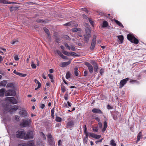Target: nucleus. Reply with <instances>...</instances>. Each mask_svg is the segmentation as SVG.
<instances>
[{
	"label": "nucleus",
	"instance_id": "59",
	"mask_svg": "<svg viewBox=\"0 0 146 146\" xmlns=\"http://www.w3.org/2000/svg\"><path fill=\"white\" fill-rule=\"evenodd\" d=\"M88 71L86 70H85L84 72V76H87L88 75Z\"/></svg>",
	"mask_w": 146,
	"mask_h": 146
},
{
	"label": "nucleus",
	"instance_id": "5",
	"mask_svg": "<svg viewBox=\"0 0 146 146\" xmlns=\"http://www.w3.org/2000/svg\"><path fill=\"white\" fill-rule=\"evenodd\" d=\"M33 138V132L31 131H28L25 135V136L24 138V139H32Z\"/></svg>",
	"mask_w": 146,
	"mask_h": 146
},
{
	"label": "nucleus",
	"instance_id": "27",
	"mask_svg": "<svg viewBox=\"0 0 146 146\" xmlns=\"http://www.w3.org/2000/svg\"><path fill=\"white\" fill-rule=\"evenodd\" d=\"M78 68L77 67L75 68H74V73L75 75L76 76H78Z\"/></svg>",
	"mask_w": 146,
	"mask_h": 146
},
{
	"label": "nucleus",
	"instance_id": "26",
	"mask_svg": "<svg viewBox=\"0 0 146 146\" xmlns=\"http://www.w3.org/2000/svg\"><path fill=\"white\" fill-rule=\"evenodd\" d=\"M96 42H92L90 46V50H93L94 49L95 45Z\"/></svg>",
	"mask_w": 146,
	"mask_h": 146
},
{
	"label": "nucleus",
	"instance_id": "16",
	"mask_svg": "<svg viewBox=\"0 0 146 146\" xmlns=\"http://www.w3.org/2000/svg\"><path fill=\"white\" fill-rule=\"evenodd\" d=\"M19 7L17 6H13L10 8V10L11 12H12L18 9Z\"/></svg>",
	"mask_w": 146,
	"mask_h": 146
},
{
	"label": "nucleus",
	"instance_id": "2",
	"mask_svg": "<svg viewBox=\"0 0 146 146\" xmlns=\"http://www.w3.org/2000/svg\"><path fill=\"white\" fill-rule=\"evenodd\" d=\"M86 33L84 35V40L87 43L88 42L89 38L91 36V33L90 29L88 28L86 29Z\"/></svg>",
	"mask_w": 146,
	"mask_h": 146
},
{
	"label": "nucleus",
	"instance_id": "25",
	"mask_svg": "<svg viewBox=\"0 0 146 146\" xmlns=\"http://www.w3.org/2000/svg\"><path fill=\"white\" fill-rule=\"evenodd\" d=\"M108 25V22L106 21H104L102 23V27L103 28H105Z\"/></svg>",
	"mask_w": 146,
	"mask_h": 146
},
{
	"label": "nucleus",
	"instance_id": "19",
	"mask_svg": "<svg viewBox=\"0 0 146 146\" xmlns=\"http://www.w3.org/2000/svg\"><path fill=\"white\" fill-rule=\"evenodd\" d=\"M5 91V89L4 88H2L0 90V96L1 97H2L4 96Z\"/></svg>",
	"mask_w": 146,
	"mask_h": 146
},
{
	"label": "nucleus",
	"instance_id": "60",
	"mask_svg": "<svg viewBox=\"0 0 146 146\" xmlns=\"http://www.w3.org/2000/svg\"><path fill=\"white\" fill-rule=\"evenodd\" d=\"M61 90L62 92H64L66 91V89L64 87H61Z\"/></svg>",
	"mask_w": 146,
	"mask_h": 146
},
{
	"label": "nucleus",
	"instance_id": "12",
	"mask_svg": "<svg viewBox=\"0 0 146 146\" xmlns=\"http://www.w3.org/2000/svg\"><path fill=\"white\" fill-rule=\"evenodd\" d=\"M19 108L18 107L17 105H15L13 107L11 106L10 113H12L13 112L15 111Z\"/></svg>",
	"mask_w": 146,
	"mask_h": 146
},
{
	"label": "nucleus",
	"instance_id": "11",
	"mask_svg": "<svg viewBox=\"0 0 146 146\" xmlns=\"http://www.w3.org/2000/svg\"><path fill=\"white\" fill-rule=\"evenodd\" d=\"M92 112L94 113L103 114V112L101 110L98 108H94L92 110Z\"/></svg>",
	"mask_w": 146,
	"mask_h": 146
},
{
	"label": "nucleus",
	"instance_id": "54",
	"mask_svg": "<svg viewBox=\"0 0 146 146\" xmlns=\"http://www.w3.org/2000/svg\"><path fill=\"white\" fill-rule=\"evenodd\" d=\"M70 49H71L73 51H75L76 50L75 48L72 45H71V46Z\"/></svg>",
	"mask_w": 146,
	"mask_h": 146
},
{
	"label": "nucleus",
	"instance_id": "10",
	"mask_svg": "<svg viewBox=\"0 0 146 146\" xmlns=\"http://www.w3.org/2000/svg\"><path fill=\"white\" fill-rule=\"evenodd\" d=\"M19 114L21 117H25L27 116L28 113L26 110H22L19 112Z\"/></svg>",
	"mask_w": 146,
	"mask_h": 146
},
{
	"label": "nucleus",
	"instance_id": "61",
	"mask_svg": "<svg viewBox=\"0 0 146 146\" xmlns=\"http://www.w3.org/2000/svg\"><path fill=\"white\" fill-rule=\"evenodd\" d=\"M84 133L86 135V137H87V138H88V135L89 134V133H88V132L87 131H86V132H84Z\"/></svg>",
	"mask_w": 146,
	"mask_h": 146
},
{
	"label": "nucleus",
	"instance_id": "51",
	"mask_svg": "<svg viewBox=\"0 0 146 146\" xmlns=\"http://www.w3.org/2000/svg\"><path fill=\"white\" fill-rule=\"evenodd\" d=\"M61 57L64 59H68V57L64 55L63 54L62 55Z\"/></svg>",
	"mask_w": 146,
	"mask_h": 146
},
{
	"label": "nucleus",
	"instance_id": "45",
	"mask_svg": "<svg viewBox=\"0 0 146 146\" xmlns=\"http://www.w3.org/2000/svg\"><path fill=\"white\" fill-rule=\"evenodd\" d=\"M89 134L90 136L94 138L95 134H94L93 133H89Z\"/></svg>",
	"mask_w": 146,
	"mask_h": 146
},
{
	"label": "nucleus",
	"instance_id": "39",
	"mask_svg": "<svg viewBox=\"0 0 146 146\" xmlns=\"http://www.w3.org/2000/svg\"><path fill=\"white\" fill-rule=\"evenodd\" d=\"M70 56H76L77 55V54L75 52H71L70 53Z\"/></svg>",
	"mask_w": 146,
	"mask_h": 146
},
{
	"label": "nucleus",
	"instance_id": "53",
	"mask_svg": "<svg viewBox=\"0 0 146 146\" xmlns=\"http://www.w3.org/2000/svg\"><path fill=\"white\" fill-rule=\"evenodd\" d=\"M92 64L94 66H95L96 65H98L97 63L95 62L94 61L92 60Z\"/></svg>",
	"mask_w": 146,
	"mask_h": 146
},
{
	"label": "nucleus",
	"instance_id": "49",
	"mask_svg": "<svg viewBox=\"0 0 146 146\" xmlns=\"http://www.w3.org/2000/svg\"><path fill=\"white\" fill-rule=\"evenodd\" d=\"M19 4V3H16V2H10L7 1V4Z\"/></svg>",
	"mask_w": 146,
	"mask_h": 146
},
{
	"label": "nucleus",
	"instance_id": "23",
	"mask_svg": "<svg viewBox=\"0 0 146 146\" xmlns=\"http://www.w3.org/2000/svg\"><path fill=\"white\" fill-rule=\"evenodd\" d=\"M7 83L6 80H3L0 82V86H5Z\"/></svg>",
	"mask_w": 146,
	"mask_h": 146
},
{
	"label": "nucleus",
	"instance_id": "6",
	"mask_svg": "<svg viewBox=\"0 0 146 146\" xmlns=\"http://www.w3.org/2000/svg\"><path fill=\"white\" fill-rule=\"evenodd\" d=\"M47 139L50 145H54L55 142L54 139L52 138L50 134H48L47 135Z\"/></svg>",
	"mask_w": 146,
	"mask_h": 146
},
{
	"label": "nucleus",
	"instance_id": "3",
	"mask_svg": "<svg viewBox=\"0 0 146 146\" xmlns=\"http://www.w3.org/2000/svg\"><path fill=\"white\" fill-rule=\"evenodd\" d=\"M127 38L128 40L131 42L135 44H137L139 43V40L135 38L133 35L129 34L127 35Z\"/></svg>",
	"mask_w": 146,
	"mask_h": 146
},
{
	"label": "nucleus",
	"instance_id": "50",
	"mask_svg": "<svg viewBox=\"0 0 146 146\" xmlns=\"http://www.w3.org/2000/svg\"><path fill=\"white\" fill-rule=\"evenodd\" d=\"M64 38L68 40H70V39L68 36L65 35L64 36Z\"/></svg>",
	"mask_w": 146,
	"mask_h": 146
},
{
	"label": "nucleus",
	"instance_id": "41",
	"mask_svg": "<svg viewBox=\"0 0 146 146\" xmlns=\"http://www.w3.org/2000/svg\"><path fill=\"white\" fill-rule=\"evenodd\" d=\"M51 116L52 117L54 118V108L52 109L51 110Z\"/></svg>",
	"mask_w": 146,
	"mask_h": 146
},
{
	"label": "nucleus",
	"instance_id": "64",
	"mask_svg": "<svg viewBox=\"0 0 146 146\" xmlns=\"http://www.w3.org/2000/svg\"><path fill=\"white\" fill-rule=\"evenodd\" d=\"M95 119L96 121L98 122H100V119L98 117H95Z\"/></svg>",
	"mask_w": 146,
	"mask_h": 146
},
{
	"label": "nucleus",
	"instance_id": "55",
	"mask_svg": "<svg viewBox=\"0 0 146 146\" xmlns=\"http://www.w3.org/2000/svg\"><path fill=\"white\" fill-rule=\"evenodd\" d=\"M65 46L68 49L70 50V49L71 47H70L68 44L66 43L65 44Z\"/></svg>",
	"mask_w": 146,
	"mask_h": 146
},
{
	"label": "nucleus",
	"instance_id": "36",
	"mask_svg": "<svg viewBox=\"0 0 146 146\" xmlns=\"http://www.w3.org/2000/svg\"><path fill=\"white\" fill-rule=\"evenodd\" d=\"M19 116L18 115H15V119L17 121H19L20 120Z\"/></svg>",
	"mask_w": 146,
	"mask_h": 146
},
{
	"label": "nucleus",
	"instance_id": "28",
	"mask_svg": "<svg viewBox=\"0 0 146 146\" xmlns=\"http://www.w3.org/2000/svg\"><path fill=\"white\" fill-rule=\"evenodd\" d=\"M16 75H19L20 76L23 77H25L27 75L26 74H23L21 73L18 72H17Z\"/></svg>",
	"mask_w": 146,
	"mask_h": 146
},
{
	"label": "nucleus",
	"instance_id": "20",
	"mask_svg": "<svg viewBox=\"0 0 146 146\" xmlns=\"http://www.w3.org/2000/svg\"><path fill=\"white\" fill-rule=\"evenodd\" d=\"M114 22L119 26L122 27L123 28L124 27L122 24H121V23H120L119 21H118L117 20H116L115 19H114Z\"/></svg>",
	"mask_w": 146,
	"mask_h": 146
},
{
	"label": "nucleus",
	"instance_id": "47",
	"mask_svg": "<svg viewBox=\"0 0 146 146\" xmlns=\"http://www.w3.org/2000/svg\"><path fill=\"white\" fill-rule=\"evenodd\" d=\"M56 52L59 55L60 57L62 56V52L60 51L59 50H57L56 51Z\"/></svg>",
	"mask_w": 146,
	"mask_h": 146
},
{
	"label": "nucleus",
	"instance_id": "18",
	"mask_svg": "<svg viewBox=\"0 0 146 146\" xmlns=\"http://www.w3.org/2000/svg\"><path fill=\"white\" fill-rule=\"evenodd\" d=\"M70 63V61H68L62 62L61 63V64L62 65L61 67H65L66 66H67L69 65Z\"/></svg>",
	"mask_w": 146,
	"mask_h": 146
},
{
	"label": "nucleus",
	"instance_id": "58",
	"mask_svg": "<svg viewBox=\"0 0 146 146\" xmlns=\"http://www.w3.org/2000/svg\"><path fill=\"white\" fill-rule=\"evenodd\" d=\"M113 119L114 120H116L117 119V117L116 115H113Z\"/></svg>",
	"mask_w": 146,
	"mask_h": 146
},
{
	"label": "nucleus",
	"instance_id": "32",
	"mask_svg": "<svg viewBox=\"0 0 146 146\" xmlns=\"http://www.w3.org/2000/svg\"><path fill=\"white\" fill-rule=\"evenodd\" d=\"M48 76L50 79H51V81L52 82H54V80H53V76L51 74H48Z\"/></svg>",
	"mask_w": 146,
	"mask_h": 146
},
{
	"label": "nucleus",
	"instance_id": "63",
	"mask_svg": "<svg viewBox=\"0 0 146 146\" xmlns=\"http://www.w3.org/2000/svg\"><path fill=\"white\" fill-rule=\"evenodd\" d=\"M102 124L101 122H99L98 123V127L100 128H101L102 127Z\"/></svg>",
	"mask_w": 146,
	"mask_h": 146
},
{
	"label": "nucleus",
	"instance_id": "34",
	"mask_svg": "<svg viewBox=\"0 0 146 146\" xmlns=\"http://www.w3.org/2000/svg\"><path fill=\"white\" fill-rule=\"evenodd\" d=\"M104 68H101L100 71L99 72L100 73V75L101 76H102L103 74L104 73Z\"/></svg>",
	"mask_w": 146,
	"mask_h": 146
},
{
	"label": "nucleus",
	"instance_id": "17",
	"mask_svg": "<svg viewBox=\"0 0 146 146\" xmlns=\"http://www.w3.org/2000/svg\"><path fill=\"white\" fill-rule=\"evenodd\" d=\"M10 96H15L16 95L15 92V90H9Z\"/></svg>",
	"mask_w": 146,
	"mask_h": 146
},
{
	"label": "nucleus",
	"instance_id": "30",
	"mask_svg": "<svg viewBox=\"0 0 146 146\" xmlns=\"http://www.w3.org/2000/svg\"><path fill=\"white\" fill-rule=\"evenodd\" d=\"M94 70L95 72H96V73H97V71L98 70V65H96L95 66H94Z\"/></svg>",
	"mask_w": 146,
	"mask_h": 146
},
{
	"label": "nucleus",
	"instance_id": "14",
	"mask_svg": "<svg viewBox=\"0 0 146 146\" xmlns=\"http://www.w3.org/2000/svg\"><path fill=\"white\" fill-rule=\"evenodd\" d=\"M43 30L46 33L47 36V38L49 39L50 38V32L49 30L46 27H44L43 28Z\"/></svg>",
	"mask_w": 146,
	"mask_h": 146
},
{
	"label": "nucleus",
	"instance_id": "40",
	"mask_svg": "<svg viewBox=\"0 0 146 146\" xmlns=\"http://www.w3.org/2000/svg\"><path fill=\"white\" fill-rule=\"evenodd\" d=\"M27 143H22L21 144H19L18 146H27Z\"/></svg>",
	"mask_w": 146,
	"mask_h": 146
},
{
	"label": "nucleus",
	"instance_id": "15",
	"mask_svg": "<svg viewBox=\"0 0 146 146\" xmlns=\"http://www.w3.org/2000/svg\"><path fill=\"white\" fill-rule=\"evenodd\" d=\"M34 81L35 83L38 84V87L36 88H35V90H37L38 89V88H40L41 87V85L40 83L36 79H35L34 80Z\"/></svg>",
	"mask_w": 146,
	"mask_h": 146
},
{
	"label": "nucleus",
	"instance_id": "22",
	"mask_svg": "<svg viewBox=\"0 0 146 146\" xmlns=\"http://www.w3.org/2000/svg\"><path fill=\"white\" fill-rule=\"evenodd\" d=\"M117 37L118 38L119 40L120 41V44H121L123 43V37L122 35L118 36Z\"/></svg>",
	"mask_w": 146,
	"mask_h": 146
},
{
	"label": "nucleus",
	"instance_id": "62",
	"mask_svg": "<svg viewBox=\"0 0 146 146\" xmlns=\"http://www.w3.org/2000/svg\"><path fill=\"white\" fill-rule=\"evenodd\" d=\"M14 59L16 61L18 60H19V57L17 55H16L15 56Z\"/></svg>",
	"mask_w": 146,
	"mask_h": 146
},
{
	"label": "nucleus",
	"instance_id": "21",
	"mask_svg": "<svg viewBox=\"0 0 146 146\" xmlns=\"http://www.w3.org/2000/svg\"><path fill=\"white\" fill-rule=\"evenodd\" d=\"M27 146H34L35 144L33 141H30L27 142Z\"/></svg>",
	"mask_w": 146,
	"mask_h": 146
},
{
	"label": "nucleus",
	"instance_id": "31",
	"mask_svg": "<svg viewBox=\"0 0 146 146\" xmlns=\"http://www.w3.org/2000/svg\"><path fill=\"white\" fill-rule=\"evenodd\" d=\"M74 124V122L72 121H70L68 123V125L70 126H72Z\"/></svg>",
	"mask_w": 146,
	"mask_h": 146
},
{
	"label": "nucleus",
	"instance_id": "48",
	"mask_svg": "<svg viewBox=\"0 0 146 146\" xmlns=\"http://www.w3.org/2000/svg\"><path fill=\"white\" fill-rule=\"evenodd\" d=\"M96 36L95 35H94L93 36V39L92 40V42H96Z\"/></svg>",
	"mask_w": 146,
	"mask_h": 146
},
{
	"label": "nucleus",
	"instance_id": "35",
	"mask_svg": "<svg viewBox=\"0 0 146 146\" xmlns=\"http://www.w3.org/2000/svg\"><path fill=\"white\" fill-rule=\"evenodd\" d=\"M32 68L33 69H35L36 68V66L35 64L33 62H32V64L31 65Z\"/></svg>",
	"mask_w": 146,
	"mask_h": 146
},
{
	"label": "nucleus",
	"instance_id": "56",
	"mask_svg": "<svg viewBox=\"0 0 146 146\" xmlns=\"http://www.w3.org/2000/svg\"><path fill=\"white\" fill-rule=\"evenodd\" d=\"M72 29V31L74 32H76L78 31V28H75Z\"/></svg>",
	"mask_w": 146,
	"mask_h": 146
},
{
	"label": "nucleus",
	"instance_id": "46",
	"mask_svg": "<svg viewBox=\"0 0 146 146\" xmlns=\"http://www.w3.org/2000/svg\"><path fill=\"white\" fill-rule=\"evenodd\" d=\"M88 139V138H87V137H85L84 138L83 141L84 143H85L87 144V140Z\"/></svg>",
	"mask_w": 146,
	"mask_h": 146
},
{
	"label": "nucleus",
	"instance_id": "24",
	"mask_svg": "<svg viewBox=\"0 0 146 146\" xmlns=\"http://www.w3.org/2000/svg\"><path fill=\"white\" fill-rule=\"evenodd\" d=\"M142 135V133H141V132H140L139 133L137 136V142H138L140 140V138H141Z\"/></svg>",
	"mask_w": 146,
	"mask_h": 146
},
{
	"label": "nucleus",
	"instance_id": "4",
	"mask_svg": "<svg viewBox=\"0 0 146 146\" xmlns=\"http://www.w3.org/2000/svg\"><path fill=\"white\" fill-rule=\"evenodd\" d=\"M25 134L26 132L25 131L19 130L16 132L15 136L17 138L24 139Z\"/></svg>",
	"mask_w": 146,
	"mask_h": 146
},
{
	"label": "nucleus",
	"instance_id": "42",
	"mask_svg": "<svg viewBox=\"0 0 146 146\" xmlns=\"http://www.w3.org/2000/svg\"><path fill=\"white\" fill-rule=\"evenodd\" d=\"M70 77V73L69 72H67L66 76V78L67 79H69Z\"/></svg>",
	"mask_w": 146,
	"mask_h": 146
},
{
	"label": "nucleus",
	"instance_id": "9",
	"mask_svg": "<svg viewBox=\"0 0 146 146\" xmlns=\"http://www.w3.org/2000/svg\"><path fill=\"white\" fill-rule=\"evenodd\" d=\"M128 80L129 78H127L121 80L120 81L119 83V88H122L124 85L126 84L127 81Z\"/></svg>",
	"mask_w": 146,
	"mask_h": 146
},
{
	"label": "nucleus",
	"instance_id": "57",
	"mask_svg": "<svg viewBox=\"0 0 146 146\" xmlns=\"http://www.w3.org/2000/svg\"><path fill=\"white\" fill-rule=\"evenodd\" d=\"M18 42V40H15L14 41H13L11 42V43L12 44H13L15 43H16L17 42Z\"/></svg>",
	"mask_w": 146,
	"mask_h": 146
},
{
	"label": "nucleus",
	"instance_id": "7",
	"mask_svg": "<svg viewBox=\"0 0 146 146\" xmlns=\"http://www.w3.org/2000/svg\"><path fill=\"white\" fill-rule=\"evenodd\" d=\"M6 100L9 101L11 103L15 104L17 103V101L16 99L13 97H7L5 99Z\"/></svg>",
	"mask_w": 146,
	"mask_h": 146
},
{
	"label": "nucleus",
	"instance_id": "29",
	"mask_svg": "<svg viewBox=\"0 0 146 146\" xmlns=\"http://www.w3.org/2000/svg\"><path fill=\"white\" fill-rule=\"evenodd\" d=\"M110 145L111 146H116V145L115 142V141L113 140H112L111 141Z\"/></svg>",
	"mask_w": 146,
	"mask_h": 146
},
{
	"label": "nucleus",
	"instance_id": "13",
	"mask_svg": "<svg viewBox=\"0 0 146 146\" xmlns=\"http://www.w3.org/2000/svg\"><path fill=\"white\" fill-rule=\"evenodd\" d=\"M11 106L9 105H7L4 106L3 107L4 111H5L9 112L10 113Z\"/></svg>",
	"mask_w": 146,
	"mask_h": 146
},
{
	"label": "nucleus",
	"instance_id": "1",
	"mask_svg": "<svg viewBox=\"0 0 146 146\" xmlns=\"http://www.w3.org/2000/svg\"><path fill=\"white\" fill-rule=\"evenodd\" d=\"M31 122V120L30 119H23L22 120L20 125L22 127H29L30 126Z\"/></svg>",
	"mask_w": 146,
	"mask_h": 146
},
{
	"label": "nucleus",
	"instance_id": "37",
	"mask_svg": "<svg viewBox=\"0 0 146 146\" xmlns=\"http://www.w3.org/2000/svg\"><path fill=\"white\" fill-rule=\"evenodd\" d=\"M56 121L57 122H60L62 121L61 118L59 117H56Z\"/></svg>",
	"mask_w": 146,
	"mask_h": 146
},
{
	"label": "nucleus",
	"instance_id": "43",
	"mask_svg": "<svg viewBox=\"0 0 146 146\" xmlns=\"http://www.w3.org/2000/svg\"><path fill=\"white\" fill-rule=\"evenodd\" d=\"M5 96H10L9 90L6 91L5 93Z\"/></svg>",
	"mask_w": 146,
	"mask_h": 146
},
{
	"label": "nucleus",
	"instance_id": "33",
	"mask_svg": "<svg viewBox=\"0 0 146 146\" xmlns=\"http://www.w3.org/2000/svg\"><path fill=\"white\" fill-rule=\"evenodd\" d=\"M62 52L65 55L68 56H70V53L68 52L67 51H62Z\"/></svg>",
	"mask_w": 146,
	"mask_h": 146
},
{
	"label": "nucleus",
	"instance_id": "8",
	"mask_svg": "<svg viewBox=\"0 0 146 146\" xmlns=\"http://www.w3.org/2000/svg\"><path fill=\"white\" fill-rule=\"evenodd\" d=\"M85 65L88 67L90 73L92 74L94 70V68L93 66L88 62H85Z\"/></svg>",
	"mask_w": 146,
	"mask_h": 146
},
{
	"label": "nucleus",
	"instance_id": "44",
	"mask_svg": "<svg viewBox=\"0 0 146 146\" xmlns=\"http://www.w3.org/2000/svg\"><path fill=\"white\" fill-rule=\"evenodd\" d=\"M7 1L5 0H0V3L7 4Z\"/></svg>",
	"mask_w": 146,
	"mask_h": 146
},
{
	"label": "nucleus",
	"instance_id": "52",
	"mask_svg": "<svg viewBox=\"0 0 146 146\" xmlns=\"http://www.w3.org/2000/svg\"><path fill=\"white\" fill-rule=\"evenodd\" d=\"M101 135H99L95 134L94 138L95 139H99L101 137Z\"/></svg>",
	"mask_w": 146,
	"mask_h": 146
},
{
	"label": "nucleus",
	"instance_id": "38",
	"mask_svg": "<svg viewBox=\"0 0 146 146\" xmlns=\"http://www.w3.org/2000/svg\"><path fill=\"white\" fill-rule=\"evenodd\" d=\"M36 21L38 23H42L44 22V20L42 19H38Z\"/></svg>",
	"mask_w": 146,
	"mask_h": 146
}]
</instances>
